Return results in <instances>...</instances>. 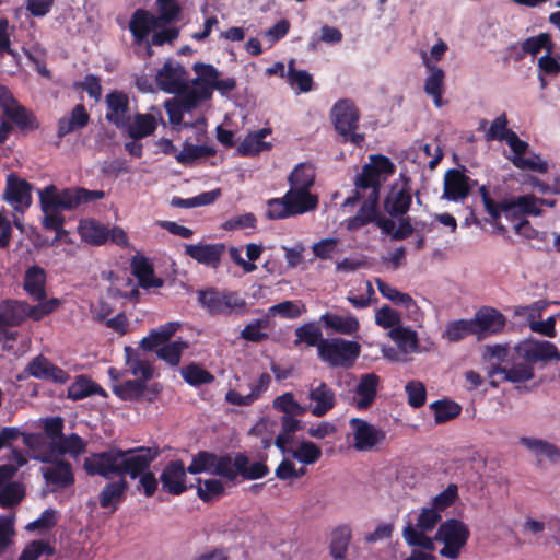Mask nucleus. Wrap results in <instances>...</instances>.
<instances>
[{
  "label": "nucleus",
  "instance_id": "nucleus-1",
  "mask_svg": "<svg viewBox=\"0 0 560 560\" xmlns=\"http://www.w3.org/2000/svg\"><path fill=\"white\" fill-rule=\"evenodd\" d=\"M394 172L395 166L388 158L384 155L370 158V163L362 167V172L355 179L354 196L348 197L342 203L346 208L354 206L360 199L364 200L358 213L345 222L347 230L357 231L376 220L381 183Z\"/></svg>",
  "mask_w": 560,
  "mask_h": 560
},
{
  "label": "nucleus",
  "instance_id": "nucleus-2",
  "mask_svg": "<svg viewBox=\"0 0 560 560\" xmlns=\"http://www.w3.org/2000/svg\"><path fill=\"white\" fill-rule=\"evenodd\" d=\"M158 451L151 447H139L121 451L112 448L107 452L91 454L84 460V469L91 475L110 478L115 475L138 477L156 458Z\"/></svg>",
  "mask_w": 560,
  "mask_h": 560
},
{
  "label": "nucleus",
  "instance_id": "nucleus-3",
  "mask_svg": "<svg viewBox=\"0 0 560 560\" xmlns=\"http://www.w3.org/2000/svg\"><path fill=\"white\" fill-rule=\"evenodd\" d=\"M104 196L103 190H88L80 187L59 190L54 185L47 186L39 190V203L43 212L42 224L47 230L66 233L62 210L77 209L91 201L103 199Z\"/></svg>",
  "mask_w": 560,
  "mask_h": 560
},
{
  "label": "nucleus",
  "instance_id": "nucleus-4",
  "mask_svg": "<svg viewBox=\"0 0 560 560\" xmlns=\"http://www.w3.org/2000/svg\"><path fill=\"white\" fill-rule=\"evenodd\" d=\"M23 443L32 453V457L42 463H50L62 455L78 457L86 451V442L78 434L60 436L58 441H47L44 434H22Z\"/></svg>",
  "mask_w": 560,
  "mask_h": 560
},
{
  "label": "nucleus",
  "instance_id": "nucleus-5",
  "mask_svg": "<svg viewBox=\"0 0 560 560\" xmlns=\"http://www.w3.org/2000/svg\"><path fill=\"white\" fill-rule=\"evenodd\" d=\"M480 195L487 212L493 220H498L501 214L506 219H515L518 215H539L541 214V207L548 206L553 207L555 200H545L537 198L534 195H524L516 197L512 200L495 203L489 197V194L485 186L480 187Z\"/></svg>",
  "mask_w": 560,
  "mask_h": 560
},
{
  "label": "nucleus",
  "instance_id": "nucleus-6",
  "mask_svg": "<svg viewBox=\"0 0 560 560\" xmlns=\"http://www.w3.org/2000/svg\"><path fill=\"white\" fill-rule=\"evenodd\" d=\"M361 347L357 341L339 337L324 339L318 343V357L331 368H350L359 358Z\"/></svg>",
  "mask_w": 560,
  "mask_h": 560
},
{
  "label": "nucleus",
  "instance_id": "nucleus-7",
  "mask_svg": "<svg viewBox=\"0 0 560 560\" xmlns=\"http://www.w3.org/2000/svg\"><path fill=\"white\" fill-rule=\"evenodd\" d=\"M441 520L438 510L430 506L421 509L416 524H407L402 529V537L409 546L421 547L425 550L434 549V539L429 536Z\"/></svg>",
  "mask_w": 560,
  "mask_h": 560
},
{
  "label": "nucleus",
  "instance_id": "nucleus-8",
  "mask_svg": "<svg viewBox=\"0 0 560 560\" xmlns=\"http://www.w3.org/2000/svg\"><path fill=\"white\" fill-rule=\"evenodd\" d=\"M469 536L470 530L462 521L455 518L445 521L435 535V540L443 544L440 555L452 560L457 559Z\"/></svg>",
  "mask_w": 560,
  "mask_h": 560
},
{
  "label": "nucleus",
  "instance_id": "nucleus-9",
  "mask_svg": "<svg viewBox=\"0 0 560 560\" xmlns=\"http://www.w3.org/2000/svg\"><path fill=\"white\" fill-rule=\"evenodd\" d=\"M386 439L384 430L361 418L349 420L347 441L358 452H371L383 444Z\"/></svg>",
  "mask_w": 560,
  "mask_h": 560
},
{
  "label": "nucleus",
  "instance_id": "nucleus-10",
  "mask_svg": "<svg viewBox=\"0 0 560 560\" xmlns=\"http://www.w3.org/2000/svg\"><path fill=\"white\" fill-rule=\"evenodd\" d=\"M331 119L336 130L343 136L346 141L355 144L363 141V136L355 132L359 122V112L351 101H338L331 109Z\"/></svg>",
  "mask_w": 560,
  "mask_h": 560
},
{
  "label": "nucleus",
  "instance_id": "nucleus-11",
  "mask_svg": "<svg viewBox=\"0 0 560 560\" xmlns=\"http://www.w3.org/2000/svg\"><path fill=\"white\" fill-rule=\"evenodd\" d=\"M505 142L512 151V155L508 158L515 167L540 174L548 172L547 161L542 160L540 155L529 152L528 143L521 140L515 132L508 133Z\"/></svg>",
  "mask_w": 560,
  "mask_h": 560
},
{
  "label": "nucleus",
  "instance_id": "nucleus-12",
  "mask_svg": "<svg viewBox=\"0 0 560 560\" xmlns=\"http://www.w3.org/2000/svg\"><path fill=\"white\" fill-rule=\"evenodd\" d=\"M513 361L511 366L494 365L489 368L488 377L493 387L501 382L523 383L533 378L534 372L530 362L518 359L517 355Z\"/></svg>",
  "mask_w": 560,
  "mask_h": 560
},
{
  "label": "nucleus",
  "instance_id": "nucleus-13",
  "mask_svg": "<svg viewBox=\"0 0 560 560\" xmlns=\"http://www.w3.org/2000/svg\"><path fill=\"white\" fill-rule=\"evenodd\" d=\"M199 302L213 314H231L245 306V301L237 293L229 291H202L199 293Z\"/></svg>",
  "mask_w": 560,
  "mask_h": 560
},
{
  "label": "nucleus",
  "instance_id": "nucleus-14",
  "mask_svg": "<svg viewBox=\"0 0 560 560\" xmlns=\"http://www.w3.org/2000/svg\"><path fill=\"white\" fill-rule=\"evenodd\" d=\"M0 107L3 114L21 130L30 131L38 127V122L33 114L21 106L12 93L4 86H0Z\"/></svg>",
  "mask_w": 560,
  "mask_h": 560
},
{
  "label": "nucleus",
  "instance_id": "nucleus-15",
  "mask_svg": "<svg viewBox=\"0 0 560 560\" xmlns=\"http://www.w3.org/2000/svg\"><path fill=\"white\" fill-rule=\"evenodd\" d=\"M471 320L478 340L501 332L506 324L505 316L490 306L479 308Z\"/></svg>",
  "mask_w": 560,
  "mask_h": 560
},
{
  "label": "nucleus",
  "instance_id": "nucleus-16",
  "mask_svg": "<svg viewBox=\"0 0 560 560\" xmlns=\"http://www.w3.org/2000/svg\"><path fill=\"white\" fill-rule=\"evenodd\" d=\"M518 359L530 363L544 360L560 359L553 343L546 340L526 339L514 347Z\"/></svg>",
  "mask_w": 560,
  "mask_h": 560
},
{
  "label": "nucleus",
  "instance_id": "nucleus-17",
  "mask_svg": "<svg viewBox=\"0 0 560 560\" xmlns=\"http://www.w3.org/2000/svg\"><path fill=\"white\" fill-rule=\"evenodd\" d=\"M381 378L375 373H364L358 377L352 405L359 410H365L373 405L377 397Z\"/></svg>",
  "mask_w": 560,
  "mask_h": 560
},
{
  "label": "nucleus",
  "instance_id": "nucleus-18",
  "mask_svg": "<svg viewBox=\"0 0 560 560\" xmlns=\"http://www.w3.org/2000/svg\"><path fill=\"white\" fill-rule=\"evenodd\" d=\"M155 81L159 89L162 91L167 93H179L186 86L187 73L178 63L168 60L158 71Z\"/></svg>",
  "mask_w": 560,
  "mask_h": 560
},
{
  "label": "nucleus",
  "instance_id": "nucleus-19",
  "mask_svg": "<svg viewBox=\"0 0 560 560\" xmlns=\"http://www.w3.org/2000/svg\"><path fill=\"white\" fill-rule=\"evenodd\" d=\"M411 205V192L407 182L398 180L392 188L384 201V208L393 217L405 214Z\"/></svg>",
  "mask_w": 560,
  "mask_h": 560
},
{
  "label": "nucleus",
  "instance_id": "nucleus-20",
  "mask_svg": "<svg viewBox=\"0 0 560 560\" xmlns=\"http://www.w3.org/2000/svg\"><path fill=\"white\" fill-rule=\"evenodd\" d=\"M472 188V180L458 170H448L444 175L443 198L452 201L465 199Z\"/></svg>",
  "mask_w": 560,
  "mask_h": 560
},
{
  "label": "nucleus",
  "instance_id": "nucleus-21",
  "mask_svg": "<svg viewBox=\"0 0 560 560\" xmlns=\"http://www.w3.org/2000/svg\"><path fill=\"white\" fill-rule=\"evenodd\" d=\"M4 199L13 206L16 211H24L32 203L31 185L15 175H9Z\"/></svg>",
  "mask_w": 560,
  "mask_h": 560
},
{
  "label": "nucleus",
  "instance_id": "nucleus-22",
  "mask_svg": "<svg viewBox=\"0 0 560 560\" xmlns=\"http://www.w3.org/2000/svg\"><path fill=\"white\" fill-rule=\"evenodd\" d=\"M224 250L225 246L222 243H198L185 246V254L187 256L195 259L199 264L209 266L211 268L219 267Z\"/></svg>",
  "mask_w": 560,
  "mask_h": 560
},
{
  "label": "nucleus",
  "instance_id": "nucleus-23",
  "mask_svg": "<svg viewBox=\"0 0 560 560\" xmlns=\"http://www.w3.org/2000/svg\"><path fill=\"white\" fill-rule=\"evenodd\" d=\"M320 323L334 332L352 336L360 329L359 319L349 312H327L320 316Z\"/></svg>",
  "mask_w": 560,
  "mask_h": 560
},
{
  "label": "nucleus",
  "instance_id": "nucleus-24",
  "mask_svg": "<svg viewBox=\"0 0 560 560\" xmlns=\"http://www.w3.org/2000/svg\"><path fill=\"white\" fill-rule=\"evenodd\" d=\"M308 398L313 404L311 412L316 417L325 416L336 404L334 390L324 382H314L311 385Z\"/></svg>",
  "mask_w": 560,
  "mask_h": 560
},
{
  "label": "nucleus",
  "instance_id": "nucleus-25",
  "mask_svg": "<svg viewBox=\"0 0 560 560\" xmlns=\"http://www.w3.org/2000/svg\"><path fill=\"white\" fill-rule=\"evenodd\" d=\"M106 119L118 128L128 125L129 115V100L126 94L121 92H113L106 96Z\"/></svg>",
  "mask_w": 560,
  "mask_h": 560
},
{
  "label": "nucleus",
  "instance_id": "nucleus-26",
  "mask_svg": "<svg viewBox=\"0 0 560 560\" xmlns=\"http://www.w3.org/2000/svg\"><path fill=\"white\" fill-rule=\"evenodd\" d=\"M186 470L182 462H171L163 470L160 480L164 491L179 495L186 490Z\"/></svg>",
  "mask_w": 560,
  "mask_h": 560
},
{
  "label": "nucleus",
  "instance_id": "nucleus-27",
  "mask_svg": "<svg viewBox=\"0 0 560 560\" xmlns=\"http://www.w3.org/2000/svg\"><path fill=\"white\" fill-rule=\"evenodd\" d=\"M42 467V474L47 482L59 488H65L73 483L74 477L69 463L57 458L50 463H45Z\"/></svg>",
  "mask_w": 560,
  "mask_h": 560
},
{
  "label": "nucleus",
  "instance_id": "nucleus-28",
  "mask_svg": "<svg viewBox=\"0 0 560 560\" xmlns=\"http://www.w3.org/2000/svg\"><path fill=\"white\" fill-rule=\"evenodd\" d=\"M162 24L160 19L150 12L137 10L129 22V28L135 36L136 43L140 44L150 32L156 30Z\"/></svg>",
  "mask_w": 560,
  "mask_h": 560
},
{
  "label": "nucleus",
  "instance_id": "nucleus-29",
  "mask_svg": "<svg viewBox=\"0 0 560 560\" xmlns=\"http://www.w3.org/2000/svg\"><path fill=\"white\" fill-rule=\"evenodd\" d=\"M388 336L407 358L421 352L418 332L410 327L402 325L394 327L389 330Z\"/></svg>",
  "mask_w": 560,
  "mask_h": 560
},
{
  "label": "nucleus",
  "instance_id": "nucleus-30",
  "mask_svg": "<svg viewBox=\"0 0 560 560\" xmlns=\"http://www.w3.org/2000/svg\"><path fill=\"white\" fill-rule=\"evenodd\" d=\"M293 217L313 211L318 206V197L307 189L291 188L284 194Z\"/></svg>",
  "mask_w": 560,
  "mask_h": 560
},
{
  "label": "nucleus",
  "instance_id": "nucleus-31",
  "mask_svg": "<svg viewBox=\"0 0 560 560\" xmlns=\"http://www.w3.org/2000/svg\"><path fill=\"white\" fill-rule=\"evenodd\" d=\"M520 443L538 460L546 459L551 464H557L560 460V448L546 440L523 436L520 439Z\"/></svg>",
  "mask_w": 560,
  "mask_h": 560
},
{
  "label": "nucleus",
  "instance_id": "nucleus-32",
  "mask_svg": "<svg viewBox=\"0 0 560 560\" xmlns=\"http://www.w3.org/2000/svg\"><path fill=\"white\" fill-rule=\"evenodd\" d=\"M131 270L143 289H156L164 284L161 278L154 275L153 267L148 258L135 256L131 260Z\"/></svg>",
  "mask_w": 560,
  "mask_h": 560
},
{
  "label": "nucleus",
  "instance_id": "nucleus-33",
  "mask_svg": "<svg viewBox=\"0 0 560 560\" xmlns=\"http://www.w3.org/2000/svg\"><path fill=\"white\" fill-rule=\"evenodd\" d=\"M423 61L429 71L424 82V92L433 98L434 105L440 108L443 105L442 93L445 73L441 68L431 65L425 55L423 56Z\"/></svg>",
  "mask_w": 560,
  "mask_h": 560
},
{
  "label": "nucleus",
  "instance_id": "nucleus-34",
  "mask_svg": "<svg viewBox=\"0 0 560 560\" xmlns=\"http://www.w3.org/2000/svg\"><path fill=\"white\" fill-rule=\"evenodd\" d=\"M46 272L39 266H31L26 269L23 280L25 292L34 300L46 298Z\"/></svg>",
  "mask_w": 560,
  "mask_h": 560
},
{
  "label": "nucleus",
  "instance_id": "nucleus-35",
  "mask_svg": "<svg viewBox=\"0 0 560 560\" xmlns=\"http://www.w3.org/2000/svg\"><path fill=\"white\" fill-rule=\"evenodd\" d=\"M182 327L179 322H168L151 330V332L142 338L140 347L143 350L151 351L158 347H162L176 334Z\"/></svg>",
  "mask_w": 560,
  "mask_h": 560
},
{
  "label": "nucleus",
  "instance_id": "nucleus-36",
  "mask_svg": "<svg viewBox=\"0 0 560 560\" xmlns=\"http://www.w3.org/2000/svg\"><path fill=\"white\" fill-rule=\"evenodd\" d=\"M78 232L83 241L92 245H102L109 237L108 228L93 219L81 220Z\"/></svg>",
  "mask_w": 560,
  "mask_h": 560
},
{
  "label": "nucleus",
  "instance_id": "nucleus-37",
  "mask_svg": "<svg viewBox=\"0 0 560 560\" xmlns=\"http://www.w3.org/2000/svg\"><path fill=\"white\" fill-rule=\"evenodd\" d=\"M158 127V118L152 114H137L128 125L122 127L133 140L145 138L153 133Z\"/></svg>",
  "mask_w": 560,
  "mask_h": 560
},
{
  "label": "nucleus",
  "instance_id": "nucleus-38",
  "mask_svg": "<svg viewBox=\"0 0 560 560\" xmlns=\"http://www.w3.org/2000/svg\"><path fill=\"white\" fill-rule=\"evenodd\" d=\"M27 318L26 302L7 301L0 305V327H12Z\"/></svg>",
  "mask_w": 560,
  "mask_h": 560
},
{
  "label": "nucleus",
  "instance_id": "nucleus-39",
  "mask_svg": "<svg viewBox=\"0 0 560 560\" xmlns=\"http://www.w3.org/2000/svg\"><path fill=\"white\" fill-rule=\"evenodd\" d=\"M270 135V129L264 128L258 131L249 132L240 143L237 151L242 155H256L271 148V143L265 141Z\"/></svg>",
  "mask_w": 560,
  "mask_h": 560
},
{
  "label": "nucleus",
  "instance_id": "nucleus-40",
  "mask_svg": "<svg viewBox=\"0 0 560 560\" xmlns=\"http://www.w3.org/2000/svg\"><path fill=\"white\" fill-rule=\"evenodd\" d=\"M199 101V96L189 93L178 100H168L165 102V108L172 125H179L183 119V113L192 109Z\"/></svg>",
  "mask_w": 560,
  "mask_h": 560
},
{
  "label": "nucleus",
  "instance_id": "nucleus-41",
  "mask_svg": "<svg viewBox=\"0 0 560 560\" xmlns=\"http://www.w3.org/2000/svg\"><path fill=\"white\" fill-rule=\"evenodd\" d=\"M195 71L197 79L195 81L196 93L200 98H208L211 95V86L219 77L218 70L210 65H196Z\"/></svg>",
  "mask_w": 560,
  "mask_h": 560
},
{
  "label": "nucleus",
  "instance_id": "nucleus-42",
  "mask_svg": "<svg viewBox=\"0 0 560 560\" xmlns=\"http://www.w3.org/2000/svg\"><path fill=\"white\" fill-rule=\"evenodd\" d=\"M89 121V115L83 105H77L69 116H65L58 121V136L63 137L77 129L83 128Z\"/></svg>",
  "mask_w": 560,
  "mask_h": 560
},
{
  "label": "nucleus",
  "instance_id": "nucleus-43",
  "mask_svg": "<svg viewBox=\"0 0 560 560\" xmlns=\"http://www.w3.org/2000/svg\"><path fill=\"white\" fill-rule=\"evenodd\" d=\"M515 355L514 348L511 349L508 345H487L482 349V358L490 363V368L508 365L511 360H515Z\"/></svg>",
  "mask_w": 560,
  "mask_h": 560
},
{
  "label": "nucleus",
  "instance_id": "nucleus-44",
  "mask_svg": "<svg viewBox=\"0 0 560 560\" xmlns=\"http://www.w3.org/2000/svg\"><path fill=\"white\" fill-rule=\"evenodd\" d=\"M125 358L127 373L136 376L137 380H143L144 383L152 377V368L150 363L142 360L130 347L125 348Z\"/></svg>",
  "mask_w": 560,
  "mask_h": 560
},
{
  "label": "nucleus",
  "instance_id": "nucleus-45",
  "mask_svg": "<svg viewBox=\"0 0 560 560\" xmlns=\"http://www.w3.org/2000/svg\"><path fill=\"white\" fill-rule=\"evenodd\" d=\"M127 487L128 485L125 479L107 483L100 493L101 506L112 508L113 511H115L119 502L122 500Z\"/></svg>",
  "mask_w": 560,
  "mask_h": 560
},
{
  "label": "nucleus",
  "instance_id": "nucleus-46",
  "mask_svg": "<svg viewBox=\"0 0 560 560\" xmlns=\"http://www.w3.org/2000/svg\"><path fill=\"white\" fill-rule=\"evenodd\" d=\"M301 428V421L293 416L283 415L281 418V432L275 440V445L282 452H289V445L293 441V435Z\"/></svg>",
  "mask_w": 560,
  "mask_h": 560
},
{
  "label": "nucleus",
  "instance_id": "nucleus-47",
  "mask_svg": "<svg viewBox=\"0 0 560 560\" xmlns=\"http://www.w3.org/2000/svg\"><path fill=\"white\" fill-rule=\"evenodd\" d=\"M291 188L307 189L314 185L315 170L310 163H300L288 177Z\"/></svg>",
  "mask_w": 560,
  "mask_h": 560
},
{
  "label": "nucleus",
  "instance_id": "nucleus-48",
  "mask_svg": "<svg viewBox=\"0 0 560 560\" xmlns=\"http://www.w3.org/2000/svg\"><path fill=\"white\" fill-rule=\"evenodd\" d=\"M474 324L471 319H458L446 325L442 332V338L448 342H457L467 336L475 335Z\"/></svg>",
  "mask_w": 560,
  "mask_h": 560
},
{
  "label": "nucleus",
  "instance_id": "nucleus-49",
  "mask_svg": "<svg viewBox=\"0 0 560 560\" xmlns=\"http://www.w3.org/2000/svg\"><path fill=\"white\" fill-rule=\"evenodd\" d=\"M350 539L351 529L348 526H340L334 530L330 542V555L334 559H346Z\"/></svg>",
  "mask_w": 560,
  "mask_h": 560
},
{
  "label": "nucleus",
  "instance_id": "nucleus-50",
  "mask_svg": "<svg viewBox=\"0 0 560 560\" xmlns=\"http://www.w3.org/2000/svg\"><path fill=\"white\" fill-rule=\"evenodd\" d=\"M235 465L245 479L262 478L269 472L264 462L249 463L248 458L243 454L235 456Z\"/></svg>",
  "mask_w": 560,
  "mask_h": 560
},
{
  "label": "nucleus",
  "instance_id": "nucleus-51",
  "mask_svg": "<svg viewBox=\"0 0 560 560\" xmlns=\"http://www.w3.org/2000/svg\"><path fill=\"white\" fill-rule=\"evenodd\" d=\"M92 394L106 396L101 387L85 376H79L68 388V397L73 400L85 398Z\"/></svg>",
  "mask_w": 560,
  "mask_h": 560
},
{
  "label": "nucleus",
  "instance_id": "nucleus-52",
  "mask_svg": "<svg viewBox=\"0 0 560 560\" xmlns=\"http://www.w3.org/2000/svg\"><path fill=\"white\" fill-rule=\"evenodd\" d=\"M289 452L294 459L303 465H312L322 456L320 447L311 441H303Z\"/></svg>",
  "mask_w": 560,
  "mask_h": 560
},
{
  "label": "nucleus",
  "instance_id": "nucleus-53",
  "mask_svg": "<svg viewBox=\"0 0 560 560\" xmlns=\"http://www.w3.org/2000/svg\"><path fill=\"white\" fill-rule=\"evenodd\" d=\"M145 388L143 380H127L119 384H113L112 389L119 398L124 400L139 399Z\"/></svg>",
  "mask_w": 560,
  "mask_h": 560
},
{
  "label": "nucleus",
  "instance_id": "nucleus-54",
  "mask_svg": "<svg viewBox=\"0 0 560 560\" xmlns=\"http://www.w3.org/2000/svg\"><path fill=\"white\" fill-rule=\"evenodd\" d=\"M287 78L291 88L298 90L300 93H306L312 90V75L305 70L295 69L294 60H290L288 63Z\"/></svg>",
  "mask_w": 560,
  "mask_h": 560
},
{
  "label": "nucleus",
  "instance_id": "nucleus-55",
  "mask_svg": "<svg viewBox=\"0 0 560 560\" xmlns=\"http://www.w3.org/2000/svg\"><path fill=\"white\" fill-rule=\"evenodd\" d=\"M188 348L187 341L175 340L165 343L156 350V355L171 366H177L180 362L182 353Z\"/></svg>",
  "mask_w": 560,
  "mask_h": 560
},
{
  "label": "nucleus",
  "instance_id": "nucleus-56",
  "mask_svg": "<svg viewBox=\"0 0 560 560\" xmlns=\"http://www.w3.org/2000/svg\"><path fill=\"white\" fill-rule=\"evenodd\" d=\"M294 345L305 343L308 347H317L323 341V334L320 329L312 323L304 324L295 329Z\"/></svg>",
  "mask_w": 560,
  "mask_h": 560
},
{
  "label": "nucleus",
  "instance_id": "nucleus-57",
  "mask_svg": "<svg viewBox=\"0 0 560 560\" xmlns=\"http://www.w3.org/2000/svg\"><path fill=\"white\" fill-rule=\"evenodd\" d=\"M306 311L305 305L298 301H283L268 308V316L298 318Z\"/></svg>",
  "mask_w": 560,
  "mask_h": 560
},
{
  "label": "nucleus",
  "instance_id": "nucleus-58",
  "mask_svg": "<svg viewBox=\"0 0 560 560\" xmlns=\"http://www.w3.org/2000/svg\"><path fill=\"white\" fill-rule=\"evenodd\" d=\"M37 301L38 304L36 305H30L26 303L27 318H32L33 320H40L45 316L55 312L61 304L60 300L57 298Z\"/></svg>",
  "mask_w": 560,
  "mask_h": 560
},
{
  "label": "nucleus",
  "instance_id": "nucleus-59",
  "mask_svg": "<svg viewBox=\"0 0 560 560\" xmlns=\"http://www.w3.org/2000/svg\"><path fill=\"white\" fill-rule=\"evenodd\" d=\"M431 408L434 411V419L436 423L446 422L460 412V406L450 400H439L431 404Z\"/></svg>",
  "mask_w": 560,
  "mask_h": 560
},
{
  "label": "nucleus",
  "instance_id": "nucleus-60",
  "mask_svg": "<svg viewBox=\"0 0 560 560\" xmlns=\"http://www.w3.org/2000/svg\"><path fill=\"white\" fill-rule=\"evenodd\" d=\"M224 492V486L219 479H198L197 494L202 501L219 498Z\"/></svg>",
  "mask_w": 560,
  "mask_h": 560
},
{
  "label": "nucleus",
  "instance_id": "nucleus-61",
  "mask_svg": "<svg viewBox=\"0 0 560 560\" xmlns=\"http://www.w3.org/2000/svg\"><path fill=\"white\" fill-rule=\"evenodd\" d=\"M215 455L208 452H199L192 457L191 464L187 467L190 474L208 472L213 474Z\"/></svg>",
  "mask_w": 560,
  "mask_h": 560
},
{
  "label": "nucleus",
  "instance_id": "nucleus-62",
  "mask_svg": "<svg viewBox=\"0 0 560 560\" xmlns=\"http://www.w3.org/2000/svg\"><path fill=\"white\" fill-rule=\"evenodd\" d=\"M273 408L290 416H302L306 411V407L301 406L291 393H284L273 400Z\"/></svg>",
  "mask_w": 560,
  "mask_h": 560
},
{
  "label": "nucleus",
  "instance_id": "nucleus-63",
  "mask_svg": "<svg viewBox=\"0 0 560 560\" xmlns=\"http://www.w3.org/2000/svg\"><path fill=\"white\" fill-rule=\"evenodd\" d=\"M12 460L14 464H5L0 466V488L11 483L19 467L27 463L26 457L18 450H12Z\"/></svg>",
  "mask_w": 560,
  "mask_h": 560
},
{
  "label": "nucleus",
  "instance_id": "nucleus-64",
  "mask_svg": "<svg viewBox=\"0 0 560 560\" xmlns=\"http://www.w3.org/2000/svg\"><path fill=\"white\" fill-rule=\"evenodd\" d=\"M268 322L265 319H257L244 327L241 331V337L244 340L252 342H260L268 338V334L265 331L267 328Z\"/></svg>",
  "mask_w": 560,
  "mask_h": 560
}]
</instances>
